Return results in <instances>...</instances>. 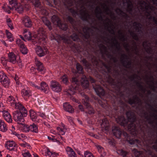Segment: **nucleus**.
<instances>
[{"instance_id": "f257e3e1", "label": "nucleus", "mask_w": 157, "mask_h": 157, "mask_svg": "<svg viewBox=\"0 0 157 157\" xmlns=\"http://www.w3.org/2000/svg\"><path fill=\"white\" fill-rule=\"evenodd\" d=\"M92 82V85L97 95L100 97L105 98L103 101L100 98L96 96H93L94 102L97 105L105 109H106L108 104L107 101L111 99L113 105L116 111L115 115H114L117 122L123 127L124 129L129 132L130 134L122 131L117 126L112 127V131L114 135L117 138L123 137L130 145L140 144V141L135 137L139 138L146 143H150L152 141L153 132L149 131L147 133L145 132L147 124L144 123L143 121L139 118H137L135 113L130 109L128 106L121 99L115 96V99L112 100L111 96L107 94L103 87L99 84H97L93 78L90 77Z\"/></svg>"}, {"instance_id": "f03ea898", "label": "nucleus", "mask_w": 157, "mask_h": 157, "mask_svg": "<svg viewBox=\"0 0 157 157\" xmlns=\"http://www.w3.org/2000/svg\"><path fill=\"white\" fill-rule=\"evenodd\" d=\"M102 66L101 67L102 70V75L99 76L100 83L103 84L107 83L111 85L113 88L115 92L120 93L121 96H124V94L121 91V89L123 86L121 82L118 81L117 83L115 81V79L118 78L120 75V73L117 69H114V72L112 71V66L109 64L101 61Z\"/></svg>"}, {"instance_id": "7ed1b4c3", "label": "nucleus", "mask_w": 157, "mask_h": 157, "mask_svg": "<svg viewBox=\"0 0 157 157\" xmlns=\"http://www.w3.org/2000/svg\"><path fill=\"white\" fill-rule=\"evenodd\" d=\"M77 70L73 71L71 81V85L75 90H79L81 87L84 89H90L89 83L86 75L84 74L83 69L79 63L76 65Z\"/></svg>"}, {"instance_id": "20e7f679", "label": "nucleus", "mask_w": 157, "mask_h": 157, "mask_svg": "<svg viewBox=\"0 0 157 157\" xmlns=\"http://www.w3.org/2000/svg\"><path fill=\"white\" fill-rule=\"evenodd\" d=\"M8 100L11 102L12 105H14L15 108L19 110L14 111L13 113V118L15 121H24V117L28 114L27 110L25 107L20 102H17L14 98L10 96Z\"/></svg>"}, {"instance_id": "39448f33", "label": "nucleus", "mask_w": 157, "mask_h": 157, "mask_svg": "<svg viewBox=\"0 0 157 157\" xmlns=\"http://www.w3.org/2000/svg\"><path fill=\"white\" fill-rule=\"evenodd\" d=\"M128 103L130 105H135L133 106L140 112V116L141 117H144L148 121V123L150 124H153V122L151 118L148 117L147 113L145 112L142 107V101L136 95L133 97L132 99L130 98L128 100Z\"/></svg>"}, {"instance_id": "423d86ee", "label": "nucleus", "mask_w": 157, "mask_h": 157, "mask_svg": "<svg viewBox=\"0 0 157 157\" xmlns=\"http://www.w3.org/2000/svg\"><path fill=\"white\" fill-rule=\"evenodd\" d=\"M156 144L152 145L153 150L149 148L146 151L145 155L143 154L140 151L133 148L132 149V152L135 157H157V139L155 141Z\"/></svg>"}, {"instance_id": "0eeeda50", "label": "nucleus", "mask_w": 157, "mask_h": 157, "mask_svg": "<svg viewBox=\"0 0 157 157\" xmlns=\"http://www.w3.org/2000/svg\"><path fill=\"white\" fill-rule=\"evenodd\" d=\"M81 12L78 14L76 10L71 9V13L74 17L78 15L80 18L83 21H85L92 25L94 22V18H92L90 15L85 11L81 10Z\"/></svg>"}, {"instance_id": "6e6552de", "label": "nucleus", "mask_w": 157, "mask_h": 157, "mask_svg": "<svg viewBox=\"0 0 157 157\" xmlns=\"http://www.w3.org/2000/svg\"><path fill=\"white\" fill-rule=\"evenodd\" d=\"M82 96V102L87 109L86 112L89 114H93L94 113L95 111L90 104V98L88 96L83 92L80 93Z\"/></svg>"}, {"instance_id": "1a4fd4ad", "label": "nucleus", "mask_w": 157, "mask_h": 157, "mask_svg": "<svg viewBox=\"0 0 157 157\" xmlns=\"http://www.w3.org/2000/svg\"><path fill=\"white\" fill-rule=\"evenodd\" d=\"M51 20L54 24L57 26L62 30L66 31L68 29V26L67 24L62 23L60 19L57 16L53 15Z\"/></svg>"}, {"instance_id": "9d476101", "label": "nucleus", "mask_w": 157, "mask_h": 157, "mask_svg": "<svg viewBox=\"0 0 157 157\" xmlns=\"http://www.w3.org/2000/svg\"><path fill=\"white\" fill-rule=\"evenodd\" d=\"M0 82L6 88H9L10 85V79L3 72H0Z\"/></svg>"}, {"instance_id": "9b49d317", "label": "nucleus", "mask_w": 157, "mask_h": 157, "mask_svg": "<svg viewBox=\"0 0 157 157\" xmlns=\"http://www.w3.org/2000/svg\"><path fill=\"white\" fill-rule=\"evenodd\" d=\"M50 87L53 91L59 93L62 90V86L60 83L54 80H52L50 82Z\"/></svg>"}, {"instance_id": "f8f14e48", "label": "nucleus", "mask_w": 157, "mask_h": 157, "mask_svg": "<svg viewBox=\"0 0 157 157\" xmlns=\"http://www.w3.org/2000/svg\"><path fill=\"white\" fill-rule=\"evenodd\" d=\"M35 70H36L40 74H44L46 72V69L43 63L39 61L37 59H35Z\"/></svg>"}, {"instance_id": "ddd939ff", "label": "nucleus", "mask_w": 157, "mask_h": 157, "mask_svg": "<svg viewBox=\"0 0 157 157\" xmlns=\"http://www.w3.org/2000/svg\"><path fill=\"white\" fill-rule=\"evenodd\" d=\"M8 0L10 5L12 6V7H14L18 13H21L23 12L24 8L23 6L20 3H18L17 0Z\"/></svg>"}, {"instance_id": "4468645a", "label": "nucleus", "mask_w": 157, "mask_h": 157, "mask_svg": "<svg viewBox=\"0 0 157 157\" xmlns=\"http://www.w3.org/2000/svg\"><path fill=\"white\" fill-rule=\"evenodd\" d=\"M155 7L153 6H148L145 7V16L149 20H153V17L151 15L152 12L154 11Z\"/></svg>"}, {"instance_id": "2eb2a0df", "label": "nucleus", "mask_w": 157, "mask_h": 157, "mask_svg": "<svg viewBox=\"0 0 157 157\" xmlns=\"http://www.w3.org/2000/svg\"><path fill=\"white\" fill-rule=\"evenodd\" d=\"M83 36L84 38L87 40H88L90 38V32L92 35L94 34L93 30L87 26H84L83 28Z\"/></svg>"}, {"instance_id": "dca6fc26", "label": "nucleus", "mask_w": 157, "mask_h": 157, "mask_svg": "<svg viewBox=\"0 0 157 157\" xmlns=\"http://www.w3.org/2000/svg\"><path fill=\"white\" fill-rule=\"evenodd\" d=\"M121 62L123 66L126 68H128L131 67L132 65V62L131 61H128V58L127 56L124 54H121Z\"/></svg>"}, {"instance_id": "f3484780", "label": "nucleus", "mask_w": 157, "mask_h": 157, "mask_svg": "<svg viewBox=\"0 0 157 157\" xmlns=\"http://www.w3.org/2000/svg\"><path fill=\"white\" fill-rule=\"evenodd\" d=\"M6 147L11 151H16L17 147V145L13 140H9L5 143Z\"/></svg>"}, {"instance_id": "a211bd4d", "label": "nucleus", "mask_w": 157, "mask_h": 157, "mask_svg": "<svg viewBox=\"0 0 157 157\" xmlns=\"http://www.w3.org/2000/svg\"><path fill=\"white\" fill-rule=\"evenodd\" d=\"M16 44L20 47L21 52L24 55L28 53V49L25 45L24 42L19 39H17L16 41Z\"/></svg>"}, {"instance_id": "6ab92c4d", "label": "nucleus", "mask_w": 157, "mask_h": 157, "mask_svg": "<svg viewBox=\"0 0 157 157\" xmlns=\"http://www.w3.org/2000/svg\"><path fill=\"white\" fill-rule=\"evenodd\" d=\"M138 76L135 74L134 75L131 76L130 78V79L131 81H134V82L136 83L137 86L139 87L140 90L141 91H143L144 93H145L146 90L144 88L143 86L142 85V83L135 80L137 78V77Z\"/></svg>"}, {"instance_id": "aec40b11", "label": "nucleus", "mask_w": 157, "mask_h": 157, "mask_svg": "<svg viewBox=\"0 0 157 157\" xmlns=\"http://www.w3.org/2000/svg\"><path fill=\"white\" fill-rule=\"evenodd\" d=\"M23 121H17L19 123V124L18 125V127L19 129V130L23 132L27 133L29 132V125L22 124L21 123H20V122H23Z\"/></svg>"}, {"instance_id": "412c9836", "label": "nucleus", "mask_w": 157, "mask_h": 157, "mask_svg": "<svg viewBox=\"0 0 157 157\" xmlns=\"http://www.w3.org/2000/svg\"><path fill=\"white\" fill-rule=\"evenodd\" d=\"M37 55L40 57L44 56L47 53V48L40 46H37L36 48Z\"/></svg>"}, {"instance_id": "4be33fe9", "label": "nucleus", "mask_w": 157, "mask_h": 157, "mask_svg": "<svg viewBox=\"0 0 157 157\" xmlns=\"http://www.w3.org/2000/svg\"><path fill=\"white\" fill-rule=\"evenodd\" d=\"M8 59L7 61L14 64L17 62V56L13 52H10L8 54Z\"/></svg>"}, {"instance_id": "5701e85b", "label": "nucleus", "mask_w": 157, "mask_h": 157, "mask_svg": "<svg viewBox=\"0 0 157 157\" xmlns=\"http://www.w3.org/2000/svg\"><path fill=\"white\" fill-rule=\"evenodd\" d=\"M23 22L26 27L30 28L32 26V22L30 17L28 16H26L23 18Z\"/></svg>"}, {"instance_id": "b1692460", "label": "nucleus", "mask_w": 157, "mask_h": 157, "mask_svg": "<svg viewBox=\"0 0 157 157\" xmlns=\"http://www.w3.org/2000/svg\"><path fill=\"white\" fill-rule=\"evenodd\" d=\"M63 107L64 110L67 112L73 113L74 112V109L72 106L68 103H64L63 104Z\"/></svg>"}, {"instance_id": "393cba45", "label": "nucleus", "mask_w": 157, "mask_h": 157, "mask_svg": "<svg viewBox=\"0 0 157 157\" xmlns=\"http://www.w3.org/2000/svg\"><path fill=\"white\" fill-rule=\"evenodd\" d=\"M49 87L48 85L45 82H42L40 85V90L43 91L46 94L48 93L49 91Z\"/></svg>"}, {"instance_id": "a878e982", "label": "nucleus", "mask_w": 157, "mask_h": 157, "mask_svg": "<svg viewBox=\"0 0 157 157\" xmlns=\"http://www.w3.org/2000/svg\"><path fill=\"white\" fill-rule=\"evenodd\" d=\"M30 117L32 120L34 122H37L38 121L37 115L34 110L31 109L29 110Z\"/></svg>"}, {"instance_id": "bb28decb", "label": "nucleus", "mask_w": 157, "mask_h": 157, "mask_svg": "<svg viewBox=\"0 0 157 157\" xmlns=\"http://www.w3.org/2000/svg\"><path fill=\"white\" fill-rule=\"evenodd\" d=\"M96 17L98 20L101 21H104L103 17L102 16L103 13L101 9L99 6H97L95 10Z\"/></svg>"}, {"instance_id": "cd10ccee", "label": "nucleus", "mask_w": 157, "mask_h": 157, "mask_svg": "<svg viewBox=\"0 0 157 157\" xmlns=\"http://www.w3.org/2000/svg\"><path fill=\"white\" fill-rule=\"evenodd\" d=\"M29 132L37 133L38 132V126L34 123L29 125Z\"/></svg>"}, {"instance_id": "c85d7f7f", "label": "nucleus", "mask_w": 157, "mask_h": 157, "mask_svg": "<svg viewBox=\"0 0 157 157\" xmlns=\"http://www.w3.org/2000/svg\"><path fill=\"white\" fill-rule=\"evenodd\" d=\"M41 19L44 24L48 27L49 30H51L52 29L51 23L47 18L44 16L42 17Z\"/></svg>"}, {"instance_id": "c756f323", "label": "nucleus", "mask_w": 157, "mask_h": 157, "mask_svg": "<svg viewBox=\"0 0 157 157\" xmlns=\"http://www.w3.org/2000/svg\"><path fill=\"white\" fill-rule=\"evenodd\" d=\"M22 92L23 93V97L26 100L32 95L31 92L30 90L23 89L22 90Z\"/></svg>"}, {"instance_id": "7c9ffc66", "label": "nucleus", "mask_w": 157, "mask_h": 157, "mask_svg": "<svg viewBox=\"0 0 157 157\" xmlns=\"http://www.w3.org/2000/svg\"><path fill=\"white\" fill-rule=\"evenodd\" d=\"M2 8L4 11L8 14L10 13H11L10 10L13 9V7L8 6L6 4H4L2 6Z\"/></svg>"}, {"instance_id": "2f4dec72", "label": "nucleus", "mask_w": 157, "mask_h": 157, "mask_svg": "<svg viewBox=\"0 0 157 157\" xmlns=\"http://www.w3.org/2000/svg\"><path fill=\"white\" fill-rule=\"evenodd\" d=\"M7 128L4 122L0 119V131L5 132L7 130Z\"/></svg>"}, {"instance_id": "473e14b6", "label": "nucleus", "mask_w": 157, "mask_h": 157, "mask_svg": "<svg viewBox=\"0 0 157 157\" xmlns=\"http://www.w3.org/2000/svg\"><path fill=\"white\" fill-rule=\"evenodd\" d=\"M6 37L9 41L10 42H12L14 40V38L13 34L7 30L5 31Z\"/></svg>"}, {"instance_id": "72a5a7b5", "label": "nucleus", "mask_w": 157, "mask_h": 157, "mask_svg": "<svg viewBox=\"0 0 157 157\" xmlns=\"http://www.w3.org/2000/svg\"><path fill=\"white\" fill-rule=\"evenodd\" d=\"M138 4L140 5L141 9H144L145 10V7L147 6H151L147 5L146 2L143 0H139L138 2Z\"/></svg>"}, {"instance_id": "f704fd0d", "label": "nucleus", "mask_w": 157, "mask_h": 157, "mask_svg": "<svg viewBox=\"0 0 157 157\" xmlns=\"http://www.w3.org/2000/svg\"><path fill=\"white\" fill-rule=\"evenodd\" d=\"M100 49V52L102 56L106 52H107V47L102 44H100L99 46Z\"/></svg>"}, {"instance_id": "c9c22d12", "label": "nucleus", "mask_w": 157, "mask_h": 157, "mask_svg": "<svg viewBox=\"0 0 157 157\" xmlns=\"http://www.w3.org/2000/svg\"><path fill=\"white\" fill-rule=\"evenodd\" d=\"M45 155L46 156L48 155L50 157H57L59 155L58 153L54 152H51L49 149H48Z\"/></svg>"}, {"instance_id": "e433bc0d", "label": "nucleus", "mask_w": 157, "mask_h": 157, "mask_svg": "<svg viewBox=\"0 0 157 157\" xmlns=\"http://www.w3.org/2000/svg\"><path fill=\"white\" fill-rule=\"evenodd\" d=\"M117 153L122 155L123 157H128V152L122 149L117 150Z\"/></svg>"}, {"instance_id": "4c0bfd02", "label": "nucleus", "mask_w": 157, "mask_h": 157, "mask_svg": "<svg viewBox=\"0 0 157 157\" xmlns=\"http://www.w3.org/2000/svg\"><path fill=\"white\" fill-rule=\"evenodd\" d=\"M23 35L25 40H32L31 33L30 32H25Z\"/></svg>"}, {"instance_id": "58836bf2", "label": "nucleus", "mask_w": 157, "mask_h": 157, "mask_svg": "<svg viewBox=\"0 0 157 157\" xmlns=\"http://www.w3.org/2000/svg\"><path fill=\"white\" fill-rule=\"evenodd\" d=\"M101 125L102 127L105 128L108 127L109 126V123L108 120L106 118H104L102 120Z\"/></svg>"}, {"instance_id": "ea45409f", "label": "nucleus", "mask_w": 157, "mask_h": 157, "mask_svg": "<svg viewBox=\"0 0 157 157\" xmlns=\"http://www.w3.org/2000/svg\"><path fill=\"white\" fill-rule=\"evenodd\" d=\"M5 120L8 123H10L12 121V119L10 114L8 112L6 113L4 115Z\"/></svg>"}, {"instance_id": "a19ab883", "label": "nucleus", "mask_w": 157, "mask_h": 157, "mask_svg": "<svg viewBox=\"0 0 157 157\" xmlns=\"http://www.w3.org/2000/svg\"><path fill=\"white\" fill-rule=\"evenodd\" d=\"M6 22L8 26L10 28V29L12 30L14 29V27L13 26V23L12 21L10 18H7L6 19Z\"/></svg>"}, {"instance_id": "79ce46f5", "label": "nucleus", "mask_w": 157, "mask_h": 157, "mask_svg": "<svg viewBox=\"0 0 157 157\" xmlns=\"http://www.w3.org/2000/svg\"><path fill=\"white\" fill-rule=\"evenodd\" d=\"M130 35L136 41H138L139 40V38L138 35L136 33H134V32L129 31Z\"/></svg>"}, {"instance_id": "37998d69", "label": "nucleus", "mask_w": 157, "mask_h": 157, "mask_svg": "<svg viewBox=\"0 0 157 157\" xmlns=\"http://www.w3.org/2000/svg\"><path fill=\"white\" fill-rule=\"evenodd\" d=\"M117 10H118L121 13H122L124 14V15H123L122 16L126 20H127L128 18L130 17L129 16L128 14L123 11L120 8H117V9L115 10L116 12L117 13H118Z\"/></svg>"}, {"instance_id": "c03bdc74", "label": "nucleus", "mask_w": 157, "mask_h": 157, "mask_svg": "<svg viewBox=\"0 0 157 157\" xmlns=\"http://www.w3.org/2000/svg\"><path fill=\"white\" fill-rule=\"evenodd\" d=\"M108 143L110 146L117 149L116 142L113 139L109 140Z\"/></svg>"}, {"instance_id": "a18cd8bd", "label": "nucleus", "mask_w": 157, "mask_h": 157, "mask_svg": "<svg viewBox=\"0 0 157 157\" xmlns=\"http://www.w3.org/2000/svg\"><path fill=\"white\" fill-rule=\"evenodd\" d=\"M114 40L116 42L115 43H114V42H113L114 46L118 50L120 51L121 50V48L120 46V44L118 42L116 38H114Z\"/></svg>"}, {"instance_id": "49530a36", "label": "nucleus", "mask_w": 157, "mask_h": 157, "mask_svg": "<svg viewBox=\"0 0 157 157\" xmlns=\"http://www.w3.org/2000/svg\"><path fill=\"white\" fill-rule=\"evenodd\" d=\"M61 79V81L64 84H67L69 82L68 77L66 75H64L62 77Z\"/></svg>"}, {"instance_id": "de8ad7c7", "label": "nucleus", "mask_w": 157, "mask_h": 157, "mask_svg": "<svg viewBox=\"0 0 157 157\" xmlns=\"http://www.w3.org/2000/svg\"><path fill=\"white\" fill-rule=\"evenodd\" d=\"M71 38L74 41H78L79 39L78 35L75 33H74L73 34L70 36Z\"/></svg>"}, {"instance_id": "09e8293b", "label": "nucleus", "mask_w": 157, "mask_h": 157, "mask_svg": "<svg viewBox=\"0 0 157 157\" xmlns=\"http://www.w3.org/2000/svg\"><path fill=\"white\" fill-rule=\"evenodd\" d=\"M133 7V5L132 3L129 4L128 3V11L129 12V13L131 14H132V13L133 11V9L132 7Z\"/></svg>"}, {"instance_id": "8fccbe9b", "label": "nucleus", "mask_w": 157, "mask_h": 157, "mask_svg": "<svg viewBox=\"0 0 157 157\" xmlns=\"http://www.w3.org/2000/svg\"><path fill=\"white\" fill-rule=\"evenodd\" d=\"M84 157H94L92 153L87 151L84 152Z\"/></svg>"}, {"instance_id": "3c124183", "label": "nucleus", "mask_w": 157, "mask_h": 157, "mask_svg": "<svg viewBox=\"0 0 157 157\" xmlns=\"http://www.w3.org/2000/svg\"><path fill=\"white\" fill-rule=\"evenodd\" d=\"M57 129L58 130L59 132L60 133H61L62 135H63L65 134V133L66 131V129L60 128V127H58L57 128Z\"/></svg>"}, {"instance_id": "603ef678", "label": "nucleus", "mask_w": 157, "mask_h": 157, "mask_svg": "<svg viewBox=\"0 0 157 157\" xmlns=\"http://www.w3.org/2000/svg\"><path fill=\"white\" fill-rule=\"evenodd\" d=\"M107 55L108 56V57L109 58H111V59L113 60L114 63H116L118 62V60L115 57H113V55L112 54L108 53Z\"/></svg>"}, {"instance_id": "864d4df0", "label": "nucleus", "mask_w": 157, "mask_h": 157, "mask_svg": "<svg viewBox=\"0 0 157 157\" xmlns=\"http://www.w3.org/2000/svg\"><path fill=\"white\" fill-rule=\"evenodd\" d=\"M22 155L24 157H32V155L28 151L22 153Z\"/></svg>"}, {"instance_id": "5fc2aeb1", "label": "nucleus", "mask_w": 157, "mask_h": 157, "mask_svg": "<svg viewBox=\"0 0 157 157\" xmlns=\"http://www.w3.org/2000/svg\"><path fill=\"white\" fill-rule=\"evenodd\" d=\"M67 21L72 25H73L75 22L74 19L71 16H68L67 17Z\"/></svg>"}, {"instance_id": "6e6d98bb", "label": "nucleus", "mask_w": 157, "mask_h": 157, "mask_svg": "<svg viewBox=\"0 0 157 157\" xmlns=\"http://www.w3.org/2000/svg\"><path fill=\"white\" fill-rule=\"evenodd\" d=\"M96 147L98 149V152L100 153H101L103 151H104V148L103 147H102L101 146L97 145L96 146Z\"/></svg>"}, {"instance_id": "4d7b16f0", "label": "nucleus", "mask_w": 157, "mask_h": 157, "mask_svg": "<svg viewBox=\"0 0 157 157\" xmlns=\"http://www.w3.org/2000/svg\"><path fill=\"white\" fill-rule=\"evenodd\" d=\"M142 25H136L135 27L136 30L137 31V32L139 33H143V31L141 29L142 28Z\"/></svg>"}, {"instance_id": "13d9d810", "label": "nucleus", "mask_w": 157, "mask_h": 157, "mask_svg": "<svg viewBox=\"0 0 157 157\" xmlns=\"http://www.w3.org/2000/svg\"><path fill=\"white\" fill-rule=\"evenodd\" d=\"M118 33L122 36V39H123V41H125L127 40V38L125 37V35L123 34L121 31L118 32Z\"/></svg>"}, {"instance_id": "bf43d9fd", "label": "nucleus", "mask_w": 157, "mask_h": 157, "mask_svg": "<svg viewBox=\"0 0 157 157\" xmlns=\"http://www.w3.org/2000/svg\"><path fill=\"white\" fill-rule=\"evenodd\" d=\"M19 78L18 77V76H17V75H16L15 77L14 78V79L15 81V82L16 83V84L18 85H20V83L19 82Z\"/></svg>"}, {"instance_id": "052dcab7", "label": "nucleus", "mask_w": 157, "mask_h": 157, "mask_svg": "<svg viewBox=\"0 0 157 157\" xmlns=\"http://www.w3.org/2000/svg\"><path fill=\"white\" fill-rule=\"evenodd\" d=\"M70 153V154H68L69 157H77V155L74 150Z\"/></svg>"}, {"instance_id": "680f3d73", "label": "nucleus", "mask_w": 157, "mask_h": 157, "mask_svg": "<svg viewBox=\"0 0 157 157\" xmlns=\"http://www.w3.org/2000/svg\"><path fill=\"white\" fill-rule=\"evenodd\" d=\"M73 150L71 147H67L66 148V151L68 154H70V153L71 152V151L72 152V151Z\"/></svg>"}, {"instance_id": "e2e57ef3", "label": "nucleus", "mask_w": 157, "mask_h": 157, "mask_svg": "<svg viewBox=\"0 0 157 157\" xmlns=\"http://www.w3.org/2000/svg\"><path fill=\"white\" fill-rule=\"evenodd\" d=\"M64 5L67 6H71L72 5V2L70 0H67L66 2H65Z\"/></svg>"}, {"instance_id": "0e129e2a", "label": "nucleus", "mask_w": 157, "mask_h": 157, "mask_svg": "<svg viewBox=\"0 0 157 157\" xmlns=\"http://www.w3.org/2000/svg\"><path fill=\"white\" fill-rule=\"evenodd\" d=\"M37 115L40 116L41 117L44 118L45 117V114L43 112H38L37 113Z\"/></svg>"}, {"instance_id": "69168bd1", "label": "nucleus", "mask_w": 157, "mask_h": 157, "mask_svg": "<svg viewBox=\"0 0 157 157\" xmlns=\"http://www.w3.org/2000/svg\"><path fill=\"white\" fill-rule=\"evenodd\" d=\"M146 104L148 106H149V107H151V109H153L154 111H155V112L156 113H157V110H156V109H154L153 107H152V106L148 102H146Z\"/></svg>"}, {"instance_id": "338daca9", "label": "nucleus", "mask_w": 157, "mask_h": 157, "mask_svg": "<svg viewBox=\"0 0 157 157\" xmlns=\"http://www.w3.org/2000/svg\"><path fill=\"white\" fill-rule=\"evenodd\" d=\"M146 52L149 54H151L152 52L151 48H147L146 50Z\"/></svg>"}, {"instance_id": "774afa93", "label": "nucleus", "mask_w": 157, "mask_h": 157, "mask_svg": "<svg viewBox=\"0 0 157 157\" xmlns=\"http://www.w3.org/2000/svg\"><path fill=\"white\" fill-rule=\"evenodd\" d=\"M82 62L86 66H87L88 65V62L86 59H83L82 60Z\"/></svg>"}]
</instances>
